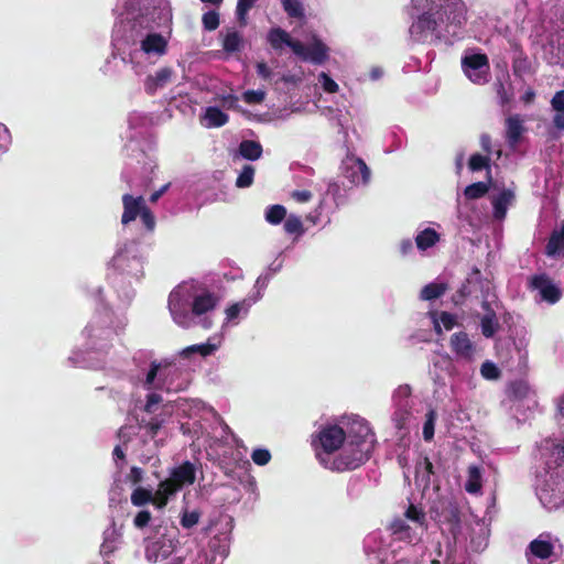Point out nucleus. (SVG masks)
Instances as JSON below:
<instances>
[{"label":"nucleus","mask_w":564,"mask_h":564,"mask_svg":"<svg viewBox=\"0 0 564 564\" xmlns=\"http://www.w3.org/2000/svg\"><path fill=\"white\" fill-rule=\"evenodd\" d=\"M480 328L484 337L492 338L500 328L497 314H484L480 318Z\"/></svg>","instance_id":"bb28decb"},{"label":"nucleus","mask_w":564,"mask_h":564,"mask_svg":"<svg viewBox=\"0 0 564 564\" xmlns=\"http://www.w3.org/2000/svg\"><path fill=\"white\" fill-rule=\"evenodd\" d=\"M267 40L275 51L282 50L284 45L289 46L293 53H300L302 51V42L292 39L291 35L281 28H272L268 33Z\"/></svg>","instance_id":"9d476101"},{"label":"nucleus","mask_w":564,"mask_h":564,"mask_svg":"<svg viewBox=\"0 0 564 564\" xmlns=\"http://www.w3.org/2000/svg\"><path fill=\"white\" fill-rule=\"evenodd\" d=\"M551 106L554 111L564 110V89L555 93L551 99Z\"/></svg>","instance_id":"4d7b16f0"},{"label":"nucleus","mask_w":564,"mask_h":564,"mask_svg":"<svg viewBox=\"0 0 564 564\" xmlns=\"http://www.w3.org/2000/svg\"><path fill=\"white\" fill-rule=\"evenodd\" d=\"M170 477L182 489L186 485H193L196 480L195 466L186 460L180 466L175 467Z\"/></svg>","instance_id":"4468645a"},{"label":"nucleus","mask_w":564,"mask_h":564,"mask_svg":"<svg viewBox=\"0 0 564 564\" xmlns=\"http://www.w3.org/2000/svg\"><path fill=\"white\" fill-rule=\"evenodd\" d=\"M319 83L322 84L323 89L327 93L334 94L338 91V84L326 73L319 74Z\"/></svg>","instance_id":"3c124183"},{"label":"nucleus","mask_w":564,"mask_h":564,"mask_svg":"<svg viewBox=\"0 0 564 564\" xmlns=\"http://www.w3.org/2000/svg\"><path fill=\"white\" fill-rule=\"evenodd\" d=\"M110 535L111 536H106L104 539L102 544L100 545V553L104 556L110 555L117 549V540H118V538L115 535L113 532Z\"/></svg>","instance_id":"de8ad7c7"},{"label":"nucleus","mask_w":564,"mask_h":564,"mask_svg":"<svg viewBox=\"0 0 564 564\" xmlns=\"http://www.w3.org/2000/svg\"><path fill=\"white\" fill-rule=\"evenodd\" d=\"M122 204H123V213L121 216L122 225H128L131 221L135 220L138 216H141L143 209L147 206L143 196L133 197L130 194H124L122 196Z\"/></svg>","instance_id":"9b49d317"},{"label":"nucleus","mask_w":564,"mask_h":564,"mask_svg":"<svg viewBox=\"0 0 564 564\" xmlns=\"http://www.w3.org/2000/svg\"><path fill=\"white\" fill-rule=\"evenodd\" d=\"M140 218L147 230L152 231L155 228V217L148 206L143 209Z\"/></svg>","instance_id":"864d4df0"},{"label":"nucleus","mask_w":564,"mask_h":564,"mask_svg":"<svg viewBox=\"0 0 564 564\" xmlns=\"http://www.w3.org/2000/svg\"><path fill=\"white\" fill-rule=\"evenodd\" d=\"M489 191V184L484 182H476L470 185H468L465 191L464 195L467 199H478L484 197Z\"/></svg>","instance_id":"72a5a7b5"},{"label":"nucleus","mask_w":564,"mask_h":564,"mask_svg":"<svg viewBox=\"0 0 564 564\" xmlns=\"http://www.w3.org/2000/svg\"><path fill=\"white\" fill-rule=\"evenodd\" d=\"M145 557L149 562L163 564H210L208 555L203 550L186 555L174 551L173 543L167 539H158L145 547Z\"/></svg>","instance_id":"7ed1b4c3"},{"label":"nucleus","mask_w":564,"mask_h":564,"mask_svg":"<svg viewBox=\"0 0 564 564\" xmlns=\"http://www.w3.org/2000/svg\"><path fill=\"white\" fill-rule=\"evenodd\" d=\"M376 444V435L364 422L354 423L341 452L332 459L329 470H354L369 460Z\"/></svg>","instance_id":"f03ea898"},{"label":"nucleus","mask_w":564,"mask_h":564,"mask_svg":"<svg viewBox=\"0 0 564 564\" xmlns=\"http://www.w3.org/2000/svg\"><path fill=\"white\" fill-rule=\"evenodd\" d=\"M243 303H234L226 310V316L228 321L237 318L241 312Z\"/></svg>","instance_id":"680f3d73"},{"label":"nucleus","mask_w":564,"mask_h":564,"mask_svg":"<svg viewBox=\"0 0 564 564\" xmlns=\"http://www.w3.org/2000/svg\"><path fill=\"white\" fill-rule=\"evenodd\" d=\"M348 437L343 427L337 424L322 426L313 436L312 446L319 464L329 469L330 455L343 447Z\"/></svg>","instance_id":"20e7f679"},{"label":"nucleus","mask_w":564,"mask_h":564,"mask_svg":"<svg viewBox=\"0 0 564 564\" xmlns=\"http://www.w3.org/2000/svg\"><path fill=\"white\" fill-rule=\"evenodd\" d=\"M159 369H160V364H158L156 361H152L151 366H150V370L148 371L147 378H145V386L148 388H151V386L153 384V382L158 376Z\"/></svg>","instance_id":"13d9d810"},{"label":"nucleus","mask_w":564,"mask_h":564,"mask_svg":"<svg viewBox=\"0 0 564 564\" xmlns=\"http://www.w3.org/2000/svg\"><path fill=\"white\" fill-rule=\"evenodd\" d=\"M202 22L206 31H215L220 23L219 13L214 10L206 12L203 14Z\"/></svg>","instance_id":"79ce46f5"},{"label":"nucleus","mask_w":564,"mask_h":564,"mask_svg":"<svg viewBox=\"0 0 564 564\" xmlns=\"http://www.w3.org/2000/svg\"><path fill=\"white\" fill-rule=\"evenodd\" d=\"M199 517L200 514L198 511H186L181 518V525L185 529H191L198 523Z\"/></svg>","instance_id":"8fccbe9b"},{"label":"nucleus","mask_w":564,"mask_h":564,"mask_svg":"<svg viewBox=\"0 0 564 564\" xmlns=\"http://www.w3.org/2000/svg\"><path fill=\"white\" fill-rule=\"evenodd\" d=\"M554 554V545L549 540H543L542 535L532 540L527 549L525 556L533 555L540 560H549ZM528 561L531 563L530 558Z\"/></svg>","instance_id":"2eb2a0df"},{"label":"nucleus","mask_w":564,"mask_h":564,"mask_svg":"<svg viewBox=\"0 0 564 564\" xmlns=\"http://www.w3.org/2000/svg\"><path fill=\"white\" fill-rule=\"evenodd\" d=\"M242 37L237 31L228 32L223 41V47L228 53L240 50Z\"/></svg>","instance_id":"f704fd0d"},{"label":"nucleus","mask_w":564,"mask_h":564,"mask_svg":"<svg viewBox=\"0 0 564 564\" xmlns=\"http://www.w3.org/2000/svg\"><path fill=\"white\" fill-rule=\"evenodd\" d=\"M514 195L510 189H503L492 200L494 216L496 219H503L507 214L508 206L513 200Z\"/></svg>","instance_id":"6ab92c4d"},{"label":"nucleus","mask_w":564,"mask_h":564,"mask_svg":"<svg viewBox=\"0 0 564 564\" xmlns=\"http://www.w3.org/2000/svg\"><path fill=\"white\" fill-rule=\"evenodd\" d=\"M553 124L558 130H564V110L555 111Z\"/></svg>","instance_id":"0e129e2a"},{"label":"nucleus","mask_w":564,"mask_h":564,"mask_svg":"<svg viewBox=\"0 0 564 564\" xmlns=\"http://www.w3.org/2000/svg\"><path fill=\"white\" fill-rule=\"evenodd\" d=\"M370 169L361 158H351L345 167V177L352 184H367L370 180Z\"/></svg>","instance_id":"1a4fd4ad"},{"label":"nucleus","mask_w":564,"mask_h":564,"mask_svg":"<svg viewBox=\"0 0 564 564\" xmlns=\"http://www.w3.org/2000/svg\"><path fill=\"white\" fill-rule=\"evenodd\" d=\"M172 69L169 67L160 68L154 75H149L144 82V89L148 95L152 96L159 88L164 87L172 77Z\"/></svg>","instance_id":"f3484780"},{"label":"nucleus","mask_w":564,"mask_h":564,"mask_svg":"<svg viewBox=\"0 0 564 564\" xmlns=\"http://www.w3.org/2000/svg\"><path fill=\"white\" fill-rule=\"evenodd\" d=\"M128 479L134 485L140 484L143 480V470L137 466L131 467Z\"/></svg>","instance_id":"bf43d9fd"},{"label":"nucleus","mask_w":564,"mask_h":564,"mask_svg":"<svg viewBox=\"0 0 564 564\" xmlns=\"http://www.w3.org/2000/svg\"><path fill=\"white\" fill-rule=\"evenodd\" d=\"M490 158L489 155H481L479 153H474L470 155L468 160V167L473 172L486 170L487 171V180L488 183H491V169H490Z\"/></svg>","instance_id":"b1692460"},{"label":"nucleus","mask_w":564,"mask_h":564,"mask_svg":"<svg viewBox=\"0 0 564 564\" xmlns=\"http://www.w3.org/2000/svg\"><path fill=\"white\" fill-rule=\"evenodd\" d=\"M239 153L240 155L250 161L258 160L263 152L262 145L258 141L253 140H243L239 144Z\"/></svg>","instance_id":"4be33fe9"},{"label":"nucleus","mask_w":564,"mask_h":564,"mask_svg":"<svg viewBox=\"0 0 564 564\" xmlns=\"http://www.w3.org/2000/svg\"><path fill=\"white\" fill-rule=\"evenodd\" d=\"M167 48L166 39L159 33H150L141 41V50L145 54H165Z\"/></svg>","instance_id":"a211bd4d"},{"label":"nucleus","mask_w":564,"mask_h":564,"mask_svg":"<svg viewBox=\"0 0 564 564\" xmlns=\"http://www.w3.org/2000/svg\"><path fill=\"white\" fill-rule=\"evenodd\" d=\"M284 11L290 18H303L304 9L299 0H281Z\"/></svg>","instance_id":"4c0bfd02"},{"label":"nucleus","mask_w":564,"mask_h":564,"mask_svg":"<svg viewBox=\"0 0 564 564\" xmlns=\"http://www.w3.org/2000/svg\"><path fill=\"white\" fill-rule=\"evenodd\" d=\"M404 516L406 519L416 522L421 527H424L426 523L425 513L417 509L414 505L409 506Z\"/></svg>","instance_id":"a18cd8bd"},{"label":"nucleus","mask_w":564,"mask_h":564,"mask_svg":"<svg viewBox=\"0 0 564 564\" xmlns=\"http://www.w3.org/2000/svg\"><path fill=\"white\" fill-rule=\"evenodd\" d=\"M440 235L433 228H426L420 231L415 237V243L417 249L423 251L436 245Z\"/></svg>","instance_id":"393cba45"},{"label":"nucleus","mask_w":564,"mask_h":564,"mask_svg":"<svg viewBox=\"0 0 564 564\" xmlns=\"http://www.w3.org/2000/svg\"><path fill=\"white\" fill-rule=\"evenodd\" d=\"M466 6L462 0H438L410 26L416 42L435 43L458 35L466 23Z\"/></svg>","instance_id":"f257e3e1"},{"label":"nucleus","mask_w":564,"mask_h":564,"mask_svg":"<svg viewBox=\"0 0 564 564\" xmlns=\"http://www.w3.org/2000/svg\"><path fill=\"white\" fill-rule=\"evenodd\" d=\"M481 489V470L478 466L468 467V479L465 484V490L469 494H478Z\"/></svg>","instance_id":"cd10ccee"},{"label":"nucleus","mask_w":564,"mask_h":564,"mask_svg":"<svg viewBox=\"0 0 564 564\" xmlns=\"http://www.w3.org/2000/svg\"><path fill=\"white\" fill-rule=\"evenodd\" d=\"M292 198L297 203H306L312 198V193L307 189L292 192Z\"/></svg>","instance_id":"052dcab7"},{"label":"nucleus","mask_w":564,"mask_h":564,"mask_svg":"<svg viewBox=\"0 0 564 564\" xmlns=\"http://www.w3.org/2000/svg\"><path fill=\"white\" fill-rule=\"evenodd\" d=\"M245 102L249 105L261 104L265 98L263 90H247L242 94Z\"/></svg>","instance_id":"09e8293b"},{"label":"nucleus","mask_w":564,"mask_h":564,"mask_svg":"<svg viewBox=\"0 0 564 564\" xmlns=\"http://www.w3.org/2000/svg\"><path fill=\"white\" fill-rule=\"evenodd\" d=\"M162 401H163L162 397L158 393L148 394L147 402L143 408L144 412L150 413V414L153 413L155 411L154 406L158 405L159 403H161Z\"/></svg>","instance_id":"5fc2aeb1"},{"label":"nucleus","mask_w":564,"mask_h":564,"mask_svg":"<svg viewBox=\"0 0 564 564\" xmlns=\"http://www.w3.org/2000/svg\"><path fill=\"white\" fill-rule=\"evenodd\" d=\"M530 386L524 380H516L508 387V397L511 400H523L529 395Z\"/></svg>","instance_id":"c756f323"},{"label":"nucleus","mask_w":564,"mask_h":564,"mask_svg":"<svg viewBox=\"0 0 564 564\" xmlns=\"http://www.w3.org/2000/svg\"><path fill=\"white\" fill-rule=\"evenodd\" d=\"M481 149L489 155L491 153V138L489 134H482L480 137Z\"/></svg>","instance_id":"69168bd1"},{"label":"nucleus","mask_w":564,"mask_h":564,"mask_svg":"<svg viewBox=\"0 0 564 564\" xmlns=\"http://www.w3.org/2000/svg\"><path fill=\"white\" fill-rule=\"evenodd\" d=\"M480 373L485 379L496 380L501 376L499 368L491 361H485L480 367Z\"/></svg>","instance_id":"c03bdc74"},{"label":"nucleus","mask_w":564,"mask_h":564,"mask_svg":"<svg viewBox=\"0 0 564 564\" xmlns=\"http://www.w3.org/2000/svg\"><path fill=\"white\" fill-rule=\"evenodd\" d=\"M217 302V296L208 291L197 294L192 300V314L200 316L213 311L216 307Z\"/></svg>","instance_id":"dca6fc26"},{"label":"nucleus","mask_w":564,"mask_h":564,"mask_svg":"<svg viewBox=\"0 0 564 564\" xmlns=\"http://www.w3.org/2000/svg\"><path fill=\"white\" fill-rule=\"evenodd\" d=\"M169 186H170V184H165L160 189H158L154 193H152L150 195L149 200L151 203H156L159 200V198L167 191Z\"/></svg>","instance_id":"338daca9"},{"label":"nucleus","mask_w":564,"mask_h":564,"mask_svg":"<svg viewBox=\"0 0 564 564\" xmlns=\"http://www.w3.org/2000/svg\"><path fill=\"white\" fill-rule=\"evenodd\" d=\"M238 100L236 95H226L220 99L221 106L228 110H237L239 108Z\"/></svg>","instance_id":"6e6d98bb"},{"label":"nucleus","mask_w":564,"mask_h":564,"mask_svg":"<svg viewBox=\"0 0 564 564\" xmlns=\"http://www.w3.org/2000/svg\"><path fill=\"white\" fill-rule=\"evenodd\" d=\"M529 285L531 289L538 290L541 299L550 304L558 302L562 296L560 288H557L545 273L531 276Z\"/></svg>","instance_id":"0eeeda50"},{"label":"nucleus","mask_w":564,"mask_h":564,"mask_svg":"<svg viewBox=\"0 0 564 564\" xmlns=\"http://www.w3.org/2000/svg\"><path fill=\"white\" fill-rule=\"evenodd\" d=\"M257 74L259 77H261L262 79H269L272 75V72L271 69L269 68V66L267 65V63L264 62H260L257 64Z\"/></svg>","instance_id":"e2e57ef3"},{"label":"nucleus","mask_w":564,"mask_h":564,"mask_svg":"<svg viewBox=\"0 0 564 564\" xmlns=\"http://www.w3.org/2000/svg\"><path fill=\"white\" fill-rule=\"evenodd\" d=\"M217 349V346L214 344L205 343L198 345H192L183 349L182 356L189 357L192 354H199L203 357H207L214 354Z\"/></svg>","instance_id":"473e14b6"},{"label":"nucleus","mask_w":564,"mask_h":564,"mask_svg":"<svg viewBox=\"0 0 564 564\" xmlns=\"http://www.w3.org/2000/svg\"><path fill=\"white\" fill-rule=\"evenodd\" d=\"M328 46L319 37L314 35L310 45H304L302 43V51L294 54L304 62L322 65L328 59Z\"/></svg>","instance_id":"6e6552de"},{"label":"nucleus","mask_w":564,"mask_h":564,"mask_svg":"<svg viewBox=\"0 0 564 564\" xmlns=\"http://www.w3.org/2000/svg\"><path fill=\"white\" fill-rule=\"evenodd\" d=\"M440 323L446 330H451L456 324V317L448 312H441L438 319H434V328L436 333H442Z\"/></svg>","instance_id":"58836bf2"},{"label":"nucleus","mask_w":564,"mask_h":564,"mask_svg":"<svg viewBox=\"0 0 564 564\" xmlns=\"http://www.w3.org/2000/svg\"><path fill=\"white\" fill-rule=\"evenodd\" d=\"M151 517L152 516L149 510L139 511L133 519L134 527L138 529L145 528L149 524V522L151 521Z\"/></svg>","instance_id":"603ef678"},{"label":"nucleus","mask_w":564,"mask_h":564,"mask_svg":"<svg viewBox=\"0 0 564 564\" xmlns=\"http://www.w3.org/2000/svg\"><path fill=\"white\" fill-rule=\"evenodd\" d=\"M162 425L163 421L155 417L148 422L142 420L140 423V429L144 430L147 435H149L151 438H154L161 430Z\"/></svg>","instance_id":"37998d69"},{"label":"nucleus","mask_w":564,"mask_h":564,"mask_svg":"<svg viewBox=\"0 0 564 564\" xmlns=\"http://www.w3.org/2000/svg\"><path fill=\"white\" fill-rule=\"evenodd\" d=\"M451 348L459 357L470 359L475 347L466 332L454 333L451 336Z\"/></svg>","instance_id":"ddd939ff"},{"label":"nucleus","mask_w":564,"mask_h":564,"mask_svg":"<svg viewBox=\"0 0 564 564\" xmlns=\"http://www.w3.org/2000/svg\"><path fill=\"white\" fill-rule=\"evenodd\" d=\"M154 503L158 506L156 497L152 491L143 487H137L131 494V503L135 507H142L147 503Z\"/></svg>","instance_id":"c85d7f7f"},{"label":"nucleus","mask_w":564,"mask_h":564,"mask_svg":"<svg viewBox=\"0 0 564 564\" xmlns=\"http://www.w3.org/2000/svg\"><path fill=\"white\" fill-rule=\"evenodd\" d=\"M434 474L433 463L427 456H424L421 462L416 463L415 466V478L421 481L424 487H429L431 484V476Z\"/></svg>","instance_id":"5701e85b"},{"label":"nucleus","mask_w":564,"mask_h":564,"mask_svg":"<svg viewBox=\"0 0 564 564\" xmlns=\"http://www.w3.org/2000/svg\"><path fill=\"white\" fill-rule=\"evenodd\" d=\"M447 290V285L445 283H429L426 284L420 293V297L424 301H432L441 297Z\"/></svg>","instance_id":"7c9ffc66"},{"label":"nucleus","mask_w":564,"mask_h":564,"mask_svg":"<svg viewBox=\"0 0 564 564\" xmlns=\"http://www.w3.org/2000/svg\"><path fill=\"white\" fill-rule=\"evenodd\" d=\"M254 167L252 165H245L236 180V186L239 188L249 187L253 183Z\"/></svg>","instance_id":"e433bc0d"},{"label":"nucleus","mask_w":564,"mask_h":564,"mask_svg":"<svg viewBox=\"0 0 564 564\" xmlns=\"http://www.w3.org/2000/svg\"><path fill=\"white\" fill-rule=\"evenodd\" d=\"M283 228L286 234L301 236L304 232V226L301 218L291 214L284 221Z\"/></svg>","instance_id":"c9c22d12"},{"label":"nucleus","mask_w":564,"mask_h":564,"mask_svg":"<svg viewBox=\"0 0 564 564\" xmlns=\"http://www.w3.org/2000/svg\"><path fill=\"white\" fill-rule=\"evenodd\" d=\"M251 458L258 466L267 465L271 459V453L265 448H257L252 452Z\"/></svg>","instance_id":"49530a36"},{"label":"nucleus","mask_w":564,"mask_h":564,"mask_svg":"<svg viewBox=\"0 0 564 564\" xmlns=\"http://www.w3.org/2000/svg\"><path fill=\"white\" fill-rule=\"evenodd\" d=\"M390 530L393 535H397L399 540L412 542L414 540L412 535V529L404 519L397 518L390 523Z\"/></svg>","instance_id":"a878e982"},{"label":"nucleus","mask_w":564,"mask_h":564,"mask_svg":"<svg viewBox=\"0 0 564 564\" xmlns=\"http://www.w3.org/2000/svg\"><path fill=\"white\" fill-rule=\"evenodd\" d=\"M258 0H238L237 3V19L241 25L247 24V13L254 6Z\"/></svg>","instance_id":"a19ab883"},{"label":"nucleus","mask_w":564,"mask_h":564,"mask_svg":"<svg viewBox=\"0 0 564 564\" xmlns=\"http://www.w3.org/2000/svg\"><path fill=\"white\" fill-rule=\"evenodd\" d=\"M525 131L520 115H512L506 119V141L510 148L514 149L520 143Z\"/></svg>","instance_id":"f8f14e48"},{"label":"nucleus","mask_w":564,"mask_h":564,"mask_svg":"<svg viewBox=\"0 0 564 564\" xmlns=\"http://www.w3.org/2000/svg\"><path fill=\"white\" fill-rule=\"evenodd\" d=\"M181 488L172 480L171 477L161 481L155 492L158 507L162 508L167 503L170 496L174 495Z\"/></svg>","instance_id":"aec40b11"},{"label":"nucleus","mask_w":564,"mask_h":564,"mask_svg":"<svg viewBox=\"0 0 564 564\" xmlns=\"http://www.w3.org/2000/svg\"><path fill=\"white\" fill-rule=\"evenodd\" d=\"M204 118L207 120L208 128H220L229 121V116L214 106L206 108Z\"/></svg>","instance_id":"412c9836"},{"label":"nucleus","mask_w":564,"mask_h":564,"mask_svg":"<svg viewBox=\"0 0 564 564\" xmlns=\"http://www.w3.org/2000/svg\"><path fill=\"white\" fill-rule=\"evenodd\" d=\"M286 217V208L283 205H270L264 213L265 220L271 225L281 224Z\"/></svg>","instance_id":"2f4dec72"},{"label":"nucleus","mask_w":564,"mask_h":564,"mask_svg":"<svg viewBox=\"0 0 564 564\" xmlns=\"http://www.w3.org/2000/svg\"><path fill=\"white\" fill-rule=\"evenodd\" d=\"M169 311L178 326L188 328L192 325V295L188 289L178 285L170 293Z\"/></svg>","instance_id":"39448f33"},{"label":"nucleus","mask_w":564,"mask_h":564,"mask_svg":"<svg viewBox=\"0 0 564 564\" xmlns=\"http://www.w3.org/2000/svg\"><path fill=\"white\" fill-rule=\"evenodd\" d=\"M462 68L474 84L484 85L488 82L490 65L486 54L476 53L464 56Z\"/></svg>","instance_id":"423d86ee"},{"label":"nucleus","mask_w":564,"mask_h":564,"mask_svg":"<svg viewBox=\"0 0 564 564\" xmlns=\"http://www.w3.org/2000/svg\"><path fill=\"white\" fill-rule=\"evenodd\" d=\"M498 95L500 97L501 104L506 105L510 101V96L507 94L502 84H500V88L498 90Z\"/></svg>","instance_id":"774afa93"},{"label":"nucleus","mask_w":564,"mask_h":564,"mask_svg":"<svg viewBox=\"0 0 564 564\" xmlns=\"http://www.w3.org/2000/svg\"><path fill=\"white\" fill-rule=\"evenodd\" d=\"M436 421V413L434 410H430L426 413V419L423 425V438L426 442H431L434 437V427Z\"/></svg>","instance_id":"ea45409f"}]
</instances>
